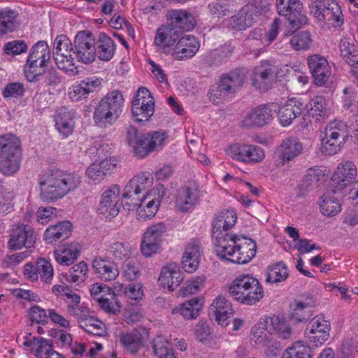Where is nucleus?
Returning a JSON list of instances; mask_svg holds the SVG:
<instances>
[{"mask_svg": "<svg viewBox=\"0 0 358 358\" xmlns=\"http://www.w3.org/2000/svg\"><path fill=\"white\" fill-rule=\"evenodd\" d=\"M166 24L182 36L196 26L194 15L187 10L173 9L166 13Z\"/></svg>", "mask_w": 358, "mask_h": 358, "instance_id": "nucleus-23", "label": "nucleus"}, {"mask_svg": "<svg viewBox=\"0 0 358 358\" xmlns=\"http://www.w3.org/2000/svg\"><path fill=\"white\" fill-rule=\"evenodd\" d=\"M18 13L9 7L0 9V36L12 33L17 26Z\"/></svg>", "mask_w": 358, "mask_h": 358, "instance_id": "nucleus-43", "label": "nucleus"}, {"mask_svg": "<svg viewBox=\"0 0 358 358\" xmlns=\"http://www.w3.org/2000/svg\"><path fill=\"white\" fill-rule=\"evenodd\" d=\"M88 271L89 269L87 263L84 261H81L70 268L66 280L70 282L80 285L87 278Z\"/></svg>", "mask_w": 358, "mask_h": 358, "instance_id": "nucleus-55", "label": "nucleus"}, {"mask_svg": "<svg viewBox=\"0 0 358 358\" xmlns=\"http://www.w3.org/2000/svg\"><path fill=\"white\" fill-rule=\"evenodd\" d=\"M330 322L322 315L314 317L308 324L304 334L308 341L314 347L323 345L329 337Z\"/></svg>", "mask_w": 358, "mask_h": 358, "instance_id": "nucleus-15", "label": "nucleus"}, {"mask_svg": "<svg viewBox=\"0 0 358 358\" xmlns=\"http://www.w3.org/2000/svg\"><path fill=\"white\" fill-rule=\"evenodd\" d=\"M308 66L317 86H323L331 75V68L326 58L319 55H310L307 59Z\"/></svg>", "mask_w": 358, "mask_h": 358, "instance_id": "nucleus-28", "label": "nucleus"}, {"mask_svg": "<svg viewBox=\"0 0 358 358\" xmlns=\"http://www.w3.org/2000/svg\"><path fill=\"white\" fill-rule=\"evenodd\" d=\"M229 293L237 301L245 305H254L264 296L259 280L249 275L235 278L229 287Z\"/></svg>", "mask_w": 358, "mask_h": 358, "instance_id": "nucleus-5", "label": "nucleus"}, {"mask_svg": "<svg viewBox=\"0 0 358 358\" xmlns=\"http://www.w3.org/2000/svg\"><path fill=\"white\" fill-rule=\"evenodd\" d=\"M357 176V169L353 162H341L331 177L334 188L338 190L343 189L355 180Z\"/></svg>", "mask_w": 358, "mask_h": 358, "instance_id": "nucleus-29", "label": "nucleus"}, {"mask_svg": "<svg viewBox=\"0 0 358 358\" xmlns=\"http://www.w3.org/2000/svg\"><path fill=\"white\" fill-rule=\"evenodd\" d=\"M72 224L67 220L50 225L44 232L43 238L48 244H54L57 241H63L71 236Z\"/></svg>", "mask_w": 358, "mask_h": 358, "instance_id": "nucleus-37", "label": "nucleus"}, {"mask_svg": "<svg viewBox=\"0 0 358 358\" xmlns=\"http://www.w3.org/2000/svg\"><path fill=\"white\" fill-rule=\"evenodd\" d=\"M276 66L266 61L262 62L253 71V85L261 92H266L271 88L276 74Z\"/></svg>", "mask_w": 358, "mask_h": 358, "instance_id": "nucleus-27", "label": "nucleus"}, {"mask_svg": "<svg viewBox=\"0 0 358 358\" xmlns=\"http://www.w3.org/2000/svg\"><path fill=\"white\" fill-rule=\"evenodd\" d=\"M21 160L20 139L11 134L0 136V171L8 176L15 174L20 169Z\"/></svg>", "mask_w": 358, "mask_h": 358, "instance_id": "nucleus-4", "label": "nucleus"}, {"mask_svg": "<svg viewBox=\"0 0 358 358\" xmlns=\"http://www.w3.org/2000/svg\"><path fill=\"white\" fill-rule=\"evenodd\" d=\"M166 232L167 227L164 222L152 224L148 227L143 234L141 243V251L143 255L149 257L159 253Z\"/></svg>", "mask_w": 358, "mask_h": 358, "instance_id": "nucleus-11", "label": "nucleus"}, {"mask_svg": "<svg viewBox=\"0 0 358 358\" xmlns=\"http://www.w3.org/2000/svg\"><path fill=\"white\" fill-rule=\"evenodd\" d=\"M321 22L331 25L334 29H340L344 24L345 19L341 7L336 0L331 1Z\"/></svg>", "mask_w": 358, "mask_h": 358, "instance_id": "nucleus-44", "label": "nucleus"}, {"mask_svg": "<svg viewBox=\"0 0 358 358\" xmlns=\"http://www.w3.org/2000/svg\"><path fill=\"white\" fill-rule=\"evenodd\" d=\"M96 57L102 61L110 60L116 50L115 41L106 34L101 32L99 34L97 43H96Z\"/></svg>", "mask_w": 358, "mask_h": 358, "instance_id": "nucleus-41", "label": "nucleus"}, {"mask_svg": "<svg viewBox=\"0 0 358 358\" xmlns=\"http://www.w3.org/2000/svg\"><path fill=\"white\" fill-rule=\"evenodd\" d=\"M41 73V77L43 78V83L45 86L55 87L62 83V76L54 68L48 69H39Z\"/></svg>", "mask_w": 358, "mask_h": 358, "instance_id": "nucleus-62", "label": "nucleus"}, {"mask_svg": "<svg viewBox=\"0 0 358 358\" xmlns=\"http://www.w3.org/2000/svg\"><path fill=\"white\" fill-rule=\"evenodd\" d=\"M124 295L137 303L142 300L144 295L143 285L138 282H131L124 289Z\"/></svg>", "mask_w": 358, "mask_h": 358, "instance_id": "nucleus-64", "label": "nucleus"}, {"mask_svg": "<svg viewBox=\"0 0 358 358\" xmlns=\"http://www.w3.org/2000/svg\"><path fill=\"white\" fill-rule=\"evenodd\" d=\"M36 235L33 227L29 224H18L12 229L8 247L11 250L35 247Z\"/></svg>", "mask_w": 358, "mask_h": 358, "instance_id": "nucleus-18", "label": "nucleus"}, {"mask_svg": "<svg viewBox=\"0 0 358 358\" xmlns=\"http://www.w3.org/2000/svg\"><path fill=\"white\" fill-rule=\"evenodd\" d=\"M313 305L308 303L299 301L296 303V307L293 310L289 319L294 324L300 322H306L310 320L313 315Z\"/></svg>", "mask_w": 358, "mask_h": 358, "instance_id": "nucleus-52", "label": "nucleus"}, {"mask_svg": "<svg viewBox=\"0 0 358 358\" xmlns=\"http://www.w3.org/2000/svg\"><path fill=\"white\" fill-rule=\"evenodd\" d=\"M131 113L136 122L148 121L155 113V99L146 87H141L132 100Z\"/></svg>", "mask_w": 358, "mask_h": 358, "instance_id": "nucleus-12", "label": "nucleus"}, {"mask_svg": "<svg viewBox=\"0 0 358 358\" xmlns=\"http://www.w3.org/2000/svg\"><path fill=\"white\" fill-rule=\"evenodd\" d=\"M24 275L31 281H37L40 277L42 281L50 283L54 275V270L49 260L39 258L34 265L31 262L24 265Z\"/></svg>", "mask_w": 358, "mask_h": 358, "instance_id": "nucleus-26", "label": "nucleus"}, {"mask_svg": "<svg viewBox=\"0 0 358 358\" xmlns=\"http://www.w3.org/2000/svg\"><path fill=\"white\" fill-rule=\"evenodd\" d=\"M246 73L245 68H236L223 74L217 86L208 92L209 98L215 101L235 93L244 84Z\"/></svg>", "mask_w": 358, "mask_h": 358, "instance_id": "nucleus-9", "label": "nucleus"}, {"mask_svg": "<svg viewBox=\"0 0 358 358\" xmlns=\"http://www.w3.org/2000/svg\"><path fill=\"white\" fill-rule=\"evenodd\" d=\"M180 35L167 24L161 25L156 31L154 44L158 52L172 55L175 45Z\"/></svg>", "mask_w": 358, "mask_h": 358, "instance_id": "nucleus-24", "label": "nucleus"}, {"mask_svg": "<svg viewBox=\"0 0 358 358\" xmlns=\"http://www.w3.org/2000/svg\"><path fill=\"white\" fill-rule=\"evenodd\" d=\"M303 150V144L299 139L287 138L283 140L276 152L280 164L285 165L293 161L302 153Z\"/></svg>", "mask_w": 358, "mask_h": 358, "instance_id": "nucleus-32", "label": "nucleus"}, {"mask_svg": "<svg viewBox=\"0 0 358 358\" xmlns=\"http://www.w3.org/2000/svg\"><path fill=\"white\" fill-rule=\"evenodd\" d=\"M80 250L75 246L60 247L54 251V257L60 265L72 264L79 257Z\"/></svg>", "mask_w": 358, "mask_h": 358, "instance_id": "nucleus-50", "label": "nucleus"}, {"mask_svg": "<svg viewBox=\"0 0 358 358\" xmlns=\"http://www.w3.org/2000/svg\"><path fill=\"white\" fill-rule=\"evenodd\" d=\"M124 104V99L120 90L108 92L94 111L93 120L96 125L101 128L112 125L120 117Z\"/></svg>", "mask_w": 358, "mask_h": 358, "instance_id": "nucleus-3", "label": "nucleus"}, {"mask_svg": "<svg viewBox=\"0 0 358 358\" xmlns=\"http://www.w3.org/2000/svg\"><path fill=\"white\" fill-rule=\"evenodd\" d=\"M313 350L310 345L301 342L294 343L282 353V358H312Z\"/></svg>", "mask_w": 358, "mask_h": 358, "instance_id": "nucleus-51", "label": "nucleus"}, {"mask_svg": "<svg viewBox=\"0 0 358 358\" xmlns=\"http://www.w3.org/2000/svg\"><path fill=\"white\" fill-rule=\"evenodd\" d=\"M245 5L250 10V13L257 19L259 16L266 14L271 6V0H248Z\"/></svg>", "mask_w": 358, "mask_h": 358, "instance_id": "nucleus-59", "label": "nucleus"}, {"mask_svg": "<svg viewBox=\"0 0 358 358\" xmlns=\"http://www.w3.org/2000/svg\"><path fill=\"white\" fill-rule=\"evenodd\" d=\"M202 303L200 300L196 297L188 300L173 309L172 313L180 314L186 320L196 319L201 308Z\"/></svg>", "mask_w": 358, "mask_h": 358, "instance_id": "nucleus-46", "label": "nucleus"}, {"mask_svg": "<svg viewBox=\"0 0 358 358\" xmlns=\"http://www.w3.org/2000/svg\"><path fill=\"white\" fill-rule=\"evenodd\" d=\"M332 0H310L308 3L309 12L317 20L321 22L322 18L330 6Z\"/></svg>", "mask_w": 358, "mask_h": 358, "instance_id": "nucleus-57", "label": "nucleus"}, {"mask_svg": "<svg viewBox=\"0 0 358 358\" xmlns=\"http://www.w3.org/2000/svg\"><path fill=\"white\" fill-rule=\"evenodd\" d=\"M131 255V247L127 242L116 241L109 244L106 250V257L117 264L127 262Z\"/></svg>", "mask_w": 358, "mask_h": 358, "instance_id": "nucleus-40", "label": "nucleus"}, {"mask_svg": "<svg viewBox=\"0 0 358 358\" xmlns=\"http://www.w3.org/2000/svg\"><path fill=\"white\" fill-rule=\"evenodd\" d=\"M257 20L250 11V10L244 6L231 18V24L232 27L237 30H245L250 27Z\"/></svg>", "mask_w": 358, "mask_h": 358, "instance_id": "nucleus-47", "label": "nucleus"}, {"mask_svg": "<svg viewBox=\"0 0 358 358\" xmlns=\"http://www.w3.org/2000/svg\"><path fill=\"white\" fill-rule=\"evenodd\" d=\"M152 192L148 191L138 202L134 203V206H138L136 214L138 219H150L157 213L160 201L155 196L152 198Z\"/></svg>", "mask_w": 358, "mask_h": 358, "instance_id": "nucleus-36", "label": "nucleus"}, {"mask_svg": "<svg viewBox=\"0 0 358 358\" xmlns=\"http://www.w3.org/2000/svg\"><path fill=\"white\" fill-rule=\"evenodd\" d=\"M280 319L277 316L261 319L252 328L250 339L257 345L266 346L271 341L272 331H278Z\"/></svg>", "mask_w": 358, "mask_h": 358, "instance_id": "nucleus-21", "label": "nucleus"}, {"mask_svg": "<svg viewBox=\"0 0 358 358\" xmlns=\"http://www.w3.org/2000/svg\"><path fill=\"white\" fill-rule=\"evenodd\" d=\"M233 313L231 303L222 296H217L209 308V315L215 317V320L222 327L229 324V317Z\"/></svg>", "mask_w": 358, "mask_h": 358, "instance_id": "nucleus-33", "label": "nucleus"}, {"mask_svg": "<svg viewBox=\"0 0 358 358\" xmlns=\"http://www.w3.org/2000/svg\"><path fill=\"white\" fill-rule=\"evenodd\" d=\"M80 296L76 293L73 294L71 298L66 301L68 313L71 315H85L89 313V309L83 303L80 304Z\"/></svg>", "mask_w": 358, "mask_h": 358, "instance_id": "nucleus-60", "label": "nucleus"}, {"mask_svg": "<svg viewBox=\"0 0 358 358\" xmlns=\"http://www.w3.org/2000/svg\"><path fill=\"white\" fill-rule=\"evenodd\" d=\"M120 345L131 355L136 354L144 346L145 338L138 329L119 335Z\"/></svg>", "mask_w": 358, "mask_h": 358, "instance_id": "nucleus-38", "label": "nucleus"}, {"mask_svg": "<svg viewBox=\"0 0 358 358\" xmlns=\"http://www.w3.org/2000/svg\"><path fill=\"white\" fill-rule=\"evenodd\" d=\"M313 43L311 34L308 31H301L294 34L289 40L292 48L296 51H306Z\"/></svg>", "mask_w": 358, "mask_h": 358, "instance_id": "nucleus-53", "label": "nucleus"}, {"mask_svg": "<svg viewBox=\"0 0 358 358\" xmlns=\"http://www.w3.org/2000/svg\"><path fill=\"white\" fill-rule=\"evenodd\" d=\"M151 183L147 173L135 176L124 186L122 196L123 199H131L134 204V202H138L141 199L139 194L142 191L145 190Z\"/></svg>", "mask_w": 358, "mask_h": 358, "instance_id": "nucleus-31", "label": "nucleus"}, {"mask_svg": "<svg viewBox=\"0 0 358 358\" xmlns=\"http://www.w3.org/2000/svg\"><path fill=\"white\" fill-rule=\"evenodd\" d=\"M182 272L178 264L171 263L164 266L159 277V282L169 291H173L183 280Z\"/></svg>", "mask_w": 358, "mask_h": 358, "instance_id": "nucleus-35", "label": "nucleus"}, {"mask_svg": "<svg viewBox=\"0 0 358 358\" xmlns=\"http://www.w3.org/2000/svg\"><path fill=\"white\" fill-rule=\"evenodd\" d=\"M275 8L278 14L288 22L289 33L294 34L308 22L301 0H275Z\"/></svg>", "mask_w": 358, "mask_h": 358, "instance_id": "nucleus-8", "label": "nucleus"}, {"mask_svg": "<svg viewBox=\"0 0 358 358\" xmlns=\"http://www.w3.org/2000/svg\"><path fill=\"white\" fill-rule=\"evenodd\" d=\"M80 182L76 173L57 169L48 170L38 178L40 197L45 202H55L78 188Z\"/></svg>", "mask_w": 358, "mask_h": 358, "instance_id": "nucleus-1", "label": "nucleus"}, {"mask_svg": "<svg viewBox=\"0 0 358 358\" xmlns=\"http://www.w3.org/2000/svg\"><path fill=\"white\" fill-rule=\"evenodd\" d=\"M278 108L275 103L260 105L252 110L245 117L243 124L246 127H261L268 124L273 118Z\"/></svg>", "mask_w": 358, "mask_h": 358, "instance_id": "nucleus-20", "label": "nucleus"}, {"mask_svg": "<svg viewBox=\"0 0 358 358\" xmlns=\"http://www.w3.org/2000/svg\"><path fill=\"white\" fill-rule=\"evenodd\" d=\"M92 266L96 275L104 281L114 280L119 275L117 264L106 257H95Z\"/></svg>", "mask_w": 358, "mask_h": 358, "instance_id": "nucleus-34", "label": "nucleus"}, {"mask_svg": "<svg viewBox=\"0 0 358 358\" xmlns=\"http://www.w3.org/2000/svg\"><path fill=\"white\" fill-rule=\"evenodd\" d=\"M325 99L322 96H314L308 103L307 115L320 120L326 115Z\"/></svg>", "mask_w": 358, "mask_h": 358, "instance_id": "nucleus-56", "label": "nucleus"}, {"mask_svg": "<svg viewBox=\"0 0 358 358\" xmlns=\"http://www.w3.org/2000/svg\"><path fill=\"white\" fill-rule=\"evenodd\" d=\"M338 189H334L332 192H327L322 197L320 204L321 213L328 217L334 216L341 210V205L338 200L334 197L333 194Z\"/></svg>", "mask_w": 358, "mask_h": 358, "instance_id": "nucleus-48", "label": "nucleus"}, {"mask_svg": "<svg viewBox=\"0 0 358 358\" xmlns=\"http://www.w3.org/2000/svg\"><path fill=\"white\" fill-rule=\"evenodd\" d=\"M76 110L66 106L58 108L53 116L55 129L62 138L72 135L76 127Z\"/></svg>", "mask_w": 358, "mask_h": 358, "instance_id": "nucleus-22", "label": "nucleus"}, {"mask_svg": "<svg viewBox=\"0 0 358 358\" xmlns=\"http://www.w3.org/2000/svg\"><path fill=\"white\" fill-rule=\"evenodd\" d=\"M28 315L31 324L45 325L48 323V315L46 310L37 305H34L29 309Z\"/></svg>", "mask_w": 358, "mask_h": 358, "instance_id": "nucleus-63", "label": "nucleus"}, {"mask_svg": "<svg viewBox=\"0 0 358 358\" xmlns=\"http://www.w3.org/2000/svg\"><path fill=\"white\" fill-rule=\"evenodd\" d=\"M51 58L50 49L45 41H39L31 48L24 66V73L27 81L36 83L41 80L39 69H44Z\"/></svg>", "mask_w": 358, "mask_h": 358, "instance_id": "nucleus-7", "label": "nucleus"}, {"mask_svg": "<svg viewBox=\"0 0 358 358\" xmlns=\"http://www.w3.org/2000/svg\"><path fill=\"white\" fill-rule=\"evenodd\" d=\"M257 243L243 235L233 234L227 239H220L215 252L220 259L234 264H245L256 255Z\"/></svg>", "mask_w": 358, "mask_h": 358, "instance_id": "nucleus-2", "label": "nucleus"}, {"mask_svg": "<svg viewBox=\"0 0 358 358\" xmlns=\"http://www.w3.org/2000/svg\"><path fill=\"white\" fill-rule=\"evenodd\" d=\"M227 152L233 159L245 164H257L265 157L264 151L260 146L244 143L230 145Z\"/></svg>", "mask_w": 358, "mask_h": 358, "instance_id": "nucleus-14", "label": "nucleus"}, {"mask_svg": "<svg viewBox=\"0 0 358 358\" xmlns=\"http://www.w3.org/2000/svg\"><path fill=\"white\" fill-rule=\"evenodd\" d=\"M200 48V43L194 35L179 36L172 57L178 60H183L194 57Z\"/></svg>", "mask_w": 358, "mask_h": 358, "instance_id": "nucleus-30", "label": "nucleus"}, {"mask_svg": "<svg viewBox=\"0 0 358 358\" xmlns=\"http://www.w3.org/2000/svg\"><path fill=\"white\" fill-rule=\"evenodd\" d=\"M278 119L280 123L283 127L289 126L292 124L297 115L294 113V110L292 108V104L287 103L281 107L278 106Z\"/></svg>", "mask_w": 358, "mask_h": 358, "instance_id": "nucleus-61", "label": "nucleus"}, {"mask_svg": "<svg viewBox=\"0 0 358 358\" xmlns=\"http://www.w3.org/2000/svg\"><path fill=\"white\" fill-rule=\"evenodd\" d=\"M200 256L199 244L189 243L185 248L182 258V268L187 273H194L199 267Z\"/></svg>", "mask_w": 358, "mask_h": 358, "instance_id": "nucleus-42", "label": "nucleus"}, {"mask_svg": "<svg viewBox=\"0 0 358 358\" xmlns=\"http://www.w3.org/2000/svg\"><path fill=\"white\" fill-rule=\"evenodd\" d=\"M120 187L114 184L108 187L101 195L98 211L106 218L116 217L122 206L120 202Z\"/></svg>", "mask_w": 358, "mask_h": 358, "instance_id": "nucleus-17", "label": "nucleus"}, {"mask_svg": "<svg viewBox=\"0 0 358 358\" xmlns=\"http://www.w3.org/2000/svg\"><path fill=\"white\" fill-rule=\"evenodd\" d=\"M73 55L84 64L93 62L96 57V41L89 30L79 31L74 38Z\"/></svg>", "mask_w": 358, "mask_h": 358, "instance_id": "nucleus-13", "label": "nucleus"}, {"mask_svg": "<svg viewBox=\"0 0 358 358\" xmlns=\"http://www.w3.org/2000/svg\"><path fill=\"white\" fill-rule=\"evenodd\" d=\"M152 356L157 358H177L169 342L163 336H156L151 343Z\"/></svg>", "mask_w": 358, "mask_h": 358, "instance_id": "nucleus-49", "label": "nucleus"}, {"mask_svg": "<svg viewBox=\"0 0 358 358\" xmlns=\"http://www.w3.org/2000/svg\"><path fill=\"white\" fill-rule=\"evenodd\" d=\"M345 143V138L338 136L336 131L327 134L324 131V136L322 139L321 151L326 155L336 154Z\"/></svg>", "mask_w": 358, "mask_h": 358, "instance_id": "nucleus-45", "label": "nucleus"}, {"mask_svg": "<svg viewBox=\"0 0 358 358\" xmlns=\"http://www.w3.org/2000/svg\"><path fill=\"white\" fill-rule=\"evenodd\" d=\"M288 275L289 272L287 266L282 262H280L268 266L266 282L271 283L280 282L285 281Z\"/></svg>", "mask_w": 358, "mask_h": 358, "instance_id": "nucleus-54", "label": "nucleus"}, {"mask_svg": "<svg viewBox=\"0 0 358 358\" xmlns=\"http://www.w3.org/2000/svg\"><path fill=\"white\" fill-rule=\"evenodd\" d=\"M73 51V45L66 35L61 34L56 37L53 43V59L59 69L71 75L78 73L74 67Z\"/></svg>", "mask_w": 358, "mask_h": 358, "instance_id": "nucleus-10", "label": "nucleus"}, {"mask_svg": "<svg viewBox=\"0 0 358 358\" xmlns=\"http://www.w3.org/2000/svg\"><path fill=\"white\" fill-rule=\"evenodd\" d=\"M92 297L98 301L100 308L107 313L116 314L120 311L121 305L111 287L95 283L90 289Z\"/></svg>", "mask_w": 358, "mask_h": 358, "instance_id": "nucleus-16", "label": "nucleus"}, {"mask_svg": "<svg viewBox=\"0 0 358 358\" xmlns=\"http://www.w3.org/2000/svg\"><path fill=\"white\" fill-rule=\"evenodd\" d=\"M200 199L198 185L189 182L178 190L176 206L181 212H189L194 209Z\"/></svg>", "mask_w": 358, "mask_h": 358, "instance_id": "nucleus-25", "label": "nucleus"}, {"mask_svg": "<svg viewBox=\"0 0 358 358\" xmlns=\"http://www.w3.org/2000/svg\"><path fill=\"white\" fill-rule=\"evenodd\" d=\"M234 49L235 47L231 44L224 43L205 55L203 62L208 66H218L229 59L234 53Z\"/></svg>", "mask_w": 358, "mask_h": 358, "instance_id": "nucleus-39", "label": "nucleus"}, {"mask_svg": "<svg viewBox=\"0 0 358 358\" xmlns=\"http://www.w3.org/2000/svg\"><path fill=\"white\" fill-rule=\"evenodd\" d=\"M25 92L26 90L23 83L13 82L6 85L1 94L6 99H21L24 96Z\"/></svg>", "mask_w": 358, "mask_h": 358, "instance_id": "nucleus-58", "label": "nucleus"}, {"mask_svg": "<svg viewBox=\"0 0 358 358\" xmlns=\"http://www.w3.org/2000/svg\"><path fill=\"white\" fill-rule=\"evenodd\" d=\"M166 136L164 132L155 131L139 133L134 126L129 125L127 130L128 144L133 148L136 156L144 158L161 147Z\"/></svg>", "mask_w": 358, "mask_h": 358, "instance_id": "nucleus-6", "label": "nucleus"}, {"mask_svg": "<svg viewBox=\"0 0 358 358\" xmlns=\"http://www.w3.org/2000/svg\"><path fill=\"white\" fill-rule=\"evenodd\" d=\"M236 220V213L233 210H223L215 215L212 224V236L215 238V248L218 245L220 239L227 240L233 236L226 231L235 225Z\"/></svg>", "mask_w": 358, "mask_h": 358, "instance_id": "nucleus-19", "label": "nucleus"}]
</instances>
